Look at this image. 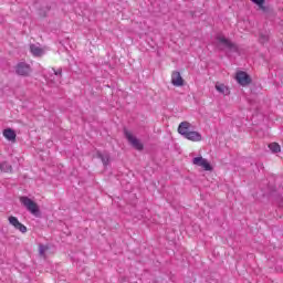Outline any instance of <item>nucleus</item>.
<instances>
[{"label": "nucleus", "instance_id": "1", "mask_svg": "<svg viewBox=\"0 0 283 283\" xmlns=\"http://www.w3.org/2000/svg\"><path fill=\"white\" fill-rule=\"evenodd\" d=\"M193 126L189 122H181L178 126V134L186 138L187 140H191L192 143H200L202 140V134L192 130Z\"/></svg>", "mask_w": 283, "mask_h": 283}, {"label": "nucleus", "instance_id": "2", "mask_svg": "<svg viewBox=\"0 0 283 283\" xmlns=\"http://www.w3.org/2000/svg\"><path fill=\"white\" fill-rule=\"evenodd\" d=\"M214 45L219 48V50L226 49L230 50V52H238V46L222 34L216 36Z\"/></svg>", "mask_w": 283, "mask_h": 283}, {"label": "nucleus", "instance_id": "3", "mask_svg": "<svg viewBox=\"0 0 283 283\" xmlns=\"http://www.w3.org/2000/svg\"><path fill=\"white\" fill-rule=\"evenodd\" d=\"M124 135L125 138L128 140L129 145L134 147V149H137V151H143L145 146L143 145L140 139L136 138V136H134V134H132V132L127 129H124Z\"/></svg>", "mask_w": 283, "mask_h": 283}, {"label": "nucleus", "instance_id": "4", "mask_svg": "<svg viewBox=\"0 0 283 283\" xmlns=\"http://www.w3.org/2000/svg\"><path fill=\"white\" fill-rule=\"evenodd\" d=\"M20 202L32 213V216H39V205L29 197H20Z\"/></svg>", "mask_w": 283, "mask_h": 283}, {"label": "nucleus", "instance_id": "5", "mask_svg": "<svg viewBox=\"0 0 283 283\" xmlns=\"http://www.w3.org/2000/svg\"><path fill=\"white\" fill-rule=\"evenodd\" d=\"M192 165H196V167H201L202 169H205V171H213V167H211L209 160L203 157H195L192 159Z\"/></svg>", "mask_w": 283, "mask_h": 283}, {"label": "nucleus", "instance_id": "6", "mask_svg": "<svg viewBox=\"0 0 283 283\" xmlns=\"http://www.w3.org/2000/svg\"><path fill=\"white\" fill-rule=\"evenodd\" d=\"M8 220H9V224H11V227L17 229V231H20V233H28V227L21 223L17 217L10 216Z\"/></svg>", "mask_w": 283, "mask_h": 283}, {"label": "nucleus", "instance_id": "7", "mask_svg": "<svg viewBox=\"0 0 283 283\" xmlns=\"http://www.w3.org/2000/svg\"><path fill=\"white\" fill-rule=\"evenodd\" d=\"M235 81L239 85H242V87H247V85H250L251 83V76H249L244 71H239L237 72Z\"/></svg>", "mask_w": 283, "mask_h": 283}, {"label": "nucleus", "instance_id": "8", "mask_svg": "<svg viewBox=\"0 0 283 283\" xmlns=\"http://www.w3.org/2000/svg\"><path fill=\"white\" fill-rule=\"evenodd\" d=\"M15 72H17V74H19V76H28V74H30V72H32V69L30 67V64H28L25 62H20L15 66Z\"/></svg>", "mask_w": 283, "mask_h": 283}, {"label": "nucleus", "instance_id": "9", "mask_svg": "<svg viewBox=\"0 0 283 283\" xmlns=\"http://www.w3.org/2000/svg\"><path fill=\"white\" fill-rule=\"evenodd\" d=\"M171 84L175 87H182V85H185V80L182 78V75H180V72H178V71L172 72Z\"/></svg>", "mask_w": 283, "mask_h": 283}, {"label": "nucleus", "instance_id": "10", "mask_svg": "<svg viewBox=\"0 0 283 283\" xmlns=\"http://www.w3.org/2000/svg\"><path fill=\"white\" fill-rule=\"evenodd\" d=\"M54 75H51L50 82L53 83V85H59L61 83V76L63 74V70L59 69L57 71L52 69Z\"/></svg>", "mask_w": 283, "mask_h": 283}, {"label": "nucleus", "instance_id": "11", "mask_svg": "<svg viewBox=\"0 0 283 283\" xmlns=\"http://www.w3.org/2000/svg\"><path fill=\"white\" fill-rule=\"evenodd\" d=\"M30 52H31V54H33V56H43V54H45V50H43L38 44H31Z\"/></svg>", "mask_w": 283, "mask_h": 283}, {"label": "nucleus", "instance_id": "12", "mask_svg": "<svg viewBox=\"0 0 283 283\" xmlns=\"http://www.w3.org/2000/svg\"><path fill=\"white\" fill-rule=\"evenodd\" d=\"M214 87H216L217 92H219V94H222L223 96H229V94H231L229 86H227L224 84L217 83Z\"/></svg>", "mask_w": 283, "mask_h": 283}, {"label": "nucleus", "instance_id": "13", "mask_svg": "<svg viewBox=\"0 0 283 283\" xmlns=\"http://www.w3.org/2000/svg\"><path fill=\"white\" fill-rule=\"evenodd\" d=\"M3 136L4 138H7V140H10L11 143H14L17 140V133H14V130L11 128L4 129Z\"/></svg>", "mask_w": 283, "mask_h": 283}, {"label": "nucleus", "instance_id": "14", "mask_svg": "<svg viewBox=\"0 0 283 283\" xmlns=\"http://www.w3.org/2000/svg\"><path fill=\"white\" fill-rule=\"evenodd\" d=\"M98 158H101L104 167L109 165V154L108 153H97Z\"/></svg>", "mask_w": 283, "mask_h": 283}, {"label": "nucleus", "instance_id": "15", "mask_svg": "<svg viewBox=\"0 0 283 283\" xmlns=\"http://www.w3.org/2000/svg\"><path fill=\"white\" fill-rule=\"evenodd\" d=\"M0 171H4L6 174L12 171V166L7 161L0 164Z\"/></svg>", "mask_w": 283, "mask_h": 283}, {"label": "nucleus", "instance_id": "16", "mask_svg": "<svg viewBox=\"0 0 283 283\" xmlns=\"http://www.w3.org/2000/svg\"><path fill=\"white\" fill-rule=\"evenodd\" d=\"M269 149L272 150V154H280V151H281V147L279 146L277 143L270 144Z\"/></svg>", "mask_w": 283, "mask_h": 283}, {"label": "nucleus", "instance_id": "17", "mask_svg": "<svg viewBox=\"0 0 283 283\" xmlns=\"http://www.w3.org/2000/svg\"><path fill=\"white\" fill-rule=\"evenodd\" d=\"M252 3H255L261 10H264V0H251Z\"/></svg>", "mask_w": 283, "mask_h": 283}, {"label": "nucleus", "instance_id": "18", "mask_svg": "<svg viewBox=\"0 0 283 283\" xmlns=\"http://www.w3.org/2000/svg\"><path fill=\"white\" fill-rule=\"evenodd\" d=\"M259 41L260 43H266V41H269V35L268 34H260V38H259Z\"/></svg>", "mask_w": 283, "mask_h": 283}, {"label": "nucleus", "instance_id": "19", "mask_svg": "<svg viewBox=\"0 0 283 283\" xmlns=\"http://www.w3.org/2000/svg\"><path fill=\"white\" fill-rule=\"evenodd\" d=\"M45 251H48V247L41 244V245L39 247V253H40V255H42V256L45 255Z\"/></svg>", "mask_w": 283, "mask_h": 283}]
</instances>
